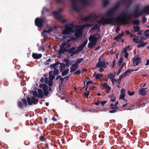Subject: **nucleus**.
Listing matches in <instances>:
<instances>
[{"label":"nucleus","instance_id":"obj_1","mask_svg":"<svg viewBox=\"0 0 149 149\" xmlns=\"http://www.w3.org/2000/svg\"><path fill=\"white\" fill-rule=\"evenodd\" d=\"M98 16L95 13L90 14L89 15L86 17H84L81 18V19L85 21L86 22H89L90 23L86 24L83 25L79 26L77 25H75L73 23H70L66 25L65 26V29L63 31V34L65 35L63 36V43L60 46V49L58 50V53L59 55H61L65 51H67L69 50L70 47V45L67 43L70 41L72 40V38L69 36V34H72L73 33L76 37H80L82 35L83 30L86 27H91L94 25L93 28L95 29V26H96V22L100 21L101 19L99 21H96V19Z\"/></svg>","mask_w":149,"mask_h":149},{"label":"nucleus","instance_id":"obj_2","mask_svg":"<svg viewBox=\"0 0 149 149\" xmlns=\"http://www.w3.org/2000/svg\"><path fill=\"white\" fill-rule=\"evenodd\" d=\"M120 4V3L118 2L116 4L103 14L101 20L97 22V28L102 24L103 25L109 24L115 25L118 23L124 24L127 20L131 19L132 17L137 18L142 15L143 13L146 14H149V8L148 13H147V10L145 9L146 6L143 9H140L138 7H136L134 12L132 13L129 12H126L123 11L117 17H114V14Z\"/></svg>","mask_w":149,"mask_h":149},{"label":"nucleus","instance_id":"obj_3","mask_svg":"<svg viewBox=\"0 0 149 149\" xmlns=\"http://www.w3.org/2000/svg\"><path fill=\"white\" fill-rule=\"evenodd\" d=\"M71 2V6L73 10L79 12L86 8V7L89 6L93 0H70ZM56 3L64 4L65 0H56Z\"/></svg>","mask_w":149,"mask_h":149},{"label":"nucleus","instance_id":"obj_4","mask_svg":"<svg viewBox=\"0 0 149 149\" xmlns=\"http://www.w3.org/2000/svg\"><path fill=\"white\" fill-rule=\"evenodd\" d=\"M40 88L43 91V93L42 90L39 89L38 90V93L36 91H34L33 92V95L37 97L42 98L44 97V95L47 96L49 94L48 91V86L45 84H41L40 85Z\"/></svg>","mask_w":149,"mask_h":149},{"label":"nucleus","instance_id":"obj_5","mask_svg":"<svg viewBox=\"0 0 149 149\" xmlns=\"http://www.w3.org/2000/svg\"><path fill=\"white\" fill-rule=\"evenodd\" d=\"M88 42V39L86 38L84 41L78 47H73L68 51V56H72L74 54H76L82 50L85 47Z\"/></svg>","mask_w":149,"mask_h":149},{"label":"nucleus","instance_id":"obj_6","mask_svg":"<svg viewBox=\"0 0 149 149\" xmlns=\"http://www.w3.org/2000/svg\"><path fill=\"white\" fill-rule=\"evenodd\" d=\"M100 38V36L98 34L90 36L89 38V40L90 42L88 44V47L89 48H92L95 46L98 39Z\"/></svg>","mask_w":149,"mask_h":149},{"label":"nucleus","instance_id":"obj_7","mask_svg":"<svg viewBox=\"0 0 149 149\" xmlns=\"http://www.w3.org/2000/svg\"><path fill=\"white\" fill-rule=\"evenodd\" d=\"M56 30V27L54 26L51 27L50 26H47L46 30H43L42 32V36L46 40H47L48 38L47 35L51 32H54Z\"/></svg>","mask_w":149,"mask_h":149},{"label":"nucleus","instance_id":"obj_8","mask_svg":"<svg viewBox=\"0 0 149 149\" xmlns=\"http://www.w3.org/2000/svg\"><path fill=\"white\" fill-rule=\"evenodd\" d=\"M144 39V38L141 36H135L133 38V40L134 42L138 43L137 46L138 48L143 47L146 45V42H142Z\"/></svg>","mask_w":149,"mask_h":149},{"label":"nucleus","instance_id":"obj_9","mask_svg":"<svg viewBox=\"0 0 149 149\" xmlns=\"http://www.w3.org/2000/svg\"><path fill=\"white\" fill-rule=\"evenodd\" d=\"M27 100L29 105H31L32 104H36L38 102V100L34 97H27Z\"/></svg>","mask_w":149,"mask_h":149},{"label":"nucleus","instance_id":"obj_10","mask_svg":"<svg viewBox=\"0 0 149 149\" xmlns=\"http://www.w3.org/2000/svg\"><path fill=\"white\" fill-rule=\"evenodd\" d=\"M62 11V9H59L57 11H54L53 12V15L54 17L58 20H61L62 18V16L61 15L60 13Z\"/></svg>","mask_w":149,"mask_h":149},{"label":"nucleus","instance_id":"obj_11","mask_svg":"<svg viewBox=\"0 0 149 149\" xmlns=\"http://www.w3.org/2000/svg\"><path fill=\"white\" fill-rule=\"evenodd\" d=\"M44 19L42 18H37L35 20L36 25L38 27H41L42 26Z\"/></svg>","mask_w":149,"mask_h":149},{"label":"nucleus","instance_id":"obj_12","mask_svg":"<svg viewBox=\"0 0 149 149\" xmlns=\"http://www.w3.org/2000/svg\"><path fill=\"white\" fill-rule=\"evenodd\" d=\"M109 63L107 62H106L104 61H100L97 64L96 66L97 67L100 68H106L107 67V65Z\"/></svg>","mask_w":149,"mask_h":149},{"label":"nucleus","instance_id":"obj_13","mask_svg":"<svg viewBox=\"0 0 149 149\" xmlns=\"http://www.w3.org/2000/svg\"><path fill=\"white\" fill-rule=\"evenodd\" d=\"M22 101L23 103V104L21 102L18 101L17 103L18 106L19 107L22 108L23 107V105L26 107L27 106V104L26 100L25 99H22Z\"/></svg>","mask_w":149,"mask_h":149},{"label":"nucleus","instance_id":"obj_14","mask_svg":"<svg viewBox=\"0 0 149 149\" xmlns=\"http://www.w3.org/2000/svg\"><path fill=\"white\" fill-rule=\"evenodd\" d=\"M133 63L134 66L137 65L139 63L141 62V58L137 57H135L133 59Z\"/></svg>","mask_w":149,"mask_h":149},{"label":"nucleus","instance_id":"obj_15","mask_svg":"<svg viewBox=\"0 0 149 149\" xmlns=\"http://www.w3.org/2000/svg\"><path fill=\"white\" fill-rule=\"evenodd\" d=\"M79 65L75 63L73 64L71 67L70 72H72L74 71L78 68Z\"/></svg>","mask_w":149,"mask_h":149},{"label":"nucleus","instance_id":"obj_16","mask_svg":"<svg viewBox=\"0 0 149 149\" xmlns=\"http://www.w3.org/2000/svg\"><path fill=\"white\" fill-rule=\"evenodd\" d=\"M125 90L124 89H122L120 92V95L119 97L120 99H123V100L125 96Z\"/></svg>","mask_w":149,"mask_h":149},{"label":"nucleus","instance_id":"obj_17","mask_svg":"<svg viewBox=\"0 0 149 149\" xmlns=\"http://www.w3.org/2000/svg\"><path fill=\"white\" fill-rule=\"evenodd\" d=\"M32 57L35 59H38L41 58L42 56L41 54L38 53H33L32 55Z\"/></svg>","mask_w":149,"mask_h":149},{"label":"nucleus","instance_id":"obj_18","mask_svg":"<svg viewBox=\"0 0 149 149\" xmlns=\"http://www.w3.org/2000/svg\"><path fill=\"white\" fill-rule=\"evenodd\" d=\"M147 88H141L139 91V94L143 96L145 95L146 93V91H145V90L147 89Z\"/></svg>","mask_w":149,"mask_h":149},{"label":"nucleus","instance_id":"obj_19","mask_svg":"<svg viewBox=\"0 0 149 149\" xmlns=\"http://www.w3.org/2000/svg\"><path fill=\"white\" fill-rule=\"evenodd\" d=\"M48 78H45V82L46 83L48 84L49 86H51L53 84V82L52 80H49V81H48Z\"/></svg>","mask_w":149,"mask_h":149},{"label":"nucleus","instance_id":"obj_20","mask_svg":"<svg viewBox=\"0 0 149 149\" xmlns=\"http://www.w3.org/2000/svg\"><path fill=\"white\" fill-rule=\"evenodd\" d=\"M133 72L131 70H128L125 72L121 76V78H123L124 77H125L128 75V73H130Z\"/></svg>","mask_w":149,"mask_h":149},{"label":"nucleus","instance_id":"obj_21","mask_svg":"<svg viewBox=\"0 0 149 149\" xmlns=\"http://www.w3.org/2000/svg\"><path fill=\"white\" fill-rule=\"evenodd\" d=\"M93 76L94 77H95V78L97 79L101 78L102 76L101 74H96L95 73L94 74Z\"/></svg>","mask_w":149,"mask_h":149},{"label":"nucleus","instance_id":"obj_22","mask_svg":"<svg viewBox=\"0 0 149 149\" xmlns=\"http://www.w3.org/2000/svg\"><path fill=\"white\" fill-rule=\"evenodd\" d=\"M52 71H49V79L50 80H52L55 78V77L52 75Z\"/></svg>","mask_w":149,"mask_h":149},{"label":"nucleus","instance_id":"obj_23","mask_svg":"<svg viewBox=\"0 0 149 149\" xmlns=\"http://www.w3.org/2000/svg\"><path fill=\"white\" fill-rule=\"evenodd\" d=\"M123 54H124L125 57L126 58H127L129 55V54L126 51V48H124L123 51Z\"/></svg>","mask_w":149,"mask_h":149},{"label":"nucleus","instance_id":"obj_24","mask_svg":"<svg viewBox=\"0 0 149 149\" xmlns=\"http://www.w3.org/2000/svg\"><path fill=\"white\" fill-rule=\"evenodd\" d=\"M65 65L64 64H61L60 65L59 69L61 72H62L65 69Z\"/></svg>","mask_w":149,"mask_h":149},{"label":"nucleus","instance_id":"obj_25","mask_svg":"<svg viewBox=\"0 0 149 149\" xmlns=\"http://www.w3.org/2000/svg\"><path fill=\"white\" fill-rule=\"evenodd\" d=\"M133 29L134 32H137L139 31L140 29V27L138 26H134L133 27Z\"/></svg>","mask_w":149,"mask_h":149},{"label":"nucleus","instance_id":"obj_26","mask_svg":"<svg viewBox=\"0 0 149 149\" xmlns=\"http://www.w3.org/2000/svg\"><path fill=\"white\" fill-rule=\"evenodd\" d=\"M102 1L103 6L104 7L106 6L109 2L108 0H102Z\"/></svg>","mask_w":149,"mask_h":149},{"label":"nucleus","instance_id":"obj_27","mask_svg":"<svg viewBox=\"0 0 149 149\" xmlns=\"http://www.w3.org/2000/svg\"><path fill=\"white\" fill-rule=\"evenodd\" d=\"M69 71V69H67L63 71L62 73V75L64 76L66 75L68 73Z\"/></svg>","mask_w":149,"mask_h":149},{"label":"nucleus","instance_id":"obj_28","mask_svg":"<svg viewBox=\"0 0 149 149\" xmlns=\"http://www.w3.org/2000/svg\"><path fill=\"white\" fill-rule=\"evenodd\" d=\"M121 39V37L120 35H118L115 37L114 40H116V41L118 42Z\"/></svg>","mask_w":149,"mask_h":149},{"label":"nucleus","instance_id":"obj_29","mask_svg":"<svg viewBox=\"0 0 149 149\" xmlns=\"http://www.w3.org/2000/svg\"><path fill=\"white\" fill-rule=\"evenodd\" d=\"M82 60L83 59L81 58L77 59L75 63L76 64H77L78 65L81 62Z\"/></svg>","mask_w":149,"mask_h":149},{"label":"nucleus","instance_id":"obj_30","mask_svg":"<svg viewBox=\"0 0 149 149\" xmlns=\"http://www.w3.org/2000/svg\"><path fill=\"white\" fill-rule=\"evenodd\" d=\"M59 73V71L58 70L55 68L53 72V74L54 75H57Z\"/></svg>","mask_w":149,"mask_h":149},{"label":"nucleus","instance_id":"obj_31","mask_svg":"<svg viewBox=\"0 0 149 149\" xmlns=\"http://www.w3.org/2000/svg\"><path fill=\"white\" fill-rule=\"evenodd\" d=\"M132 24H133L138 25L139 24V21L137 20H134L132 22Z\"/></svg>","mask_w":149,"mask_h":149},{"label":"nucleus","instance_id":"obj_32","mask_svg":"<svg viewBox=\"0 0 149 149\" xmlns=\"http://www.w3.org/2000/svg\"><path fill=\"white\" fill-rule=\"evenodd\" d=\"M123 60V58H120V60H119L118 62V65H119L120 66V65H121V64L122 63Z\"/></svg>","mask_w":149,"mask_h":149},{"label":"nucleus","instance_id":"obj_33","mask_svg":"<svg viewBox=\"0 0 149 149\" xmlns=\"http://www.w3.org/2000/svg\"><path fill=\"white\" fill-rule=\"evenodd\" d=\"M123 68V66H120V68L118 69V71L117 72V74H119L121 71V70Z\"/></svg>","mask_w":149,"mask_h":149},{"label":"nucleus","instance_id":"obj_34","mask_svg":"<svg viewBox=\"0 0 149 149\" xmlns=\"http://www.w3.org/2000/svg\"><path fill=\"white\" fill-rule=\"evenodd\" d=\"M147 19L145 17H143L142 19V22L143 23H144L146 22Z\"/></svg>","mask_w":149,"mask_h":149},{"label":"nucleus","instance_id":"obj_35","mask_svg":"<svg viewBox=\"0 0 149 149\" xmlns=\"http://www.w3.org/2000/svg\"><path fill=\"white\" fill-rule=\"evenodd\" d=\"M145 35L147 37H149V30H147L145 31Z\"/></svg>","mask_w":149,"mask_h":149},{"label":"nucleus","instance_id":"obj_36","mask_svg":"<svg viewBox=\"0 0 149 149\" xmlns=\"http://www.w3.org/2000/svg\"><path fill=\"white\" fill-rule=\"evenodd\" d=\"M114 76H115L113 74H109L108 75V78L111 79L112 78H113V77H114Z\"/></svg>","mask_w":149,"mask_h":149},{"label":"nucleus","instance_id":"obj_37","mask_svg":"<svg viewBox=\"0 0 149 149\" xmlns=\"http://www.w3.org/2000/svg\"><path fill=\"white\" fill-rule=\"evenodd\" d=\"M91 84L92 85H93V84H95L94 83H92V81H87L86 82V85H89V84Z\"/></svg>","mask_w":149,"mask_h":149},{"label":"nucleus","instance_id":"obj_38","mask_svg":"<svg viewBox=\"0 0 149 149\" xmlns=\"http://www.w3.org/2000/svg\"><path fill=\"white\" fill-rule=\"evenodd\" d=\"M118 103V102H117L115 105H113V104H111V106H113V107H112V108H114L116 107V105Z\"/></svg>","mask_w":149,"mask_h":149},{"label":"nucleus","instance_id":"obj_39","mask_svg":"<svg viewBox=\"0 0 149 149\" xmlns=\"http://www.w3.org/2000/svg\"><path fill=\"white\" fill-rule=\"evenodd\" d=\"M102 86L105 88H107V87L108 86L106 83H104L102 84Z\"/></svg>","mask_w":149,"mask_h":149},{"label":"nucleus","instance_id":"obj_40","mask_svg":"<svg viewBox=\"0 0 149 149\" xmlns=\"http://www.w3.org/2000/svg\"><path fill=\"white\" fill-rule=\"evenodd\" d=\"M56 65L55 64H52L50 65V68H53L55 67L56 66Z\"/></svg>","mask_w":149,"mask_h":149},{"label":"nucleus","instance_id":"obj_41","mask_svg":"<svg viewBox=\"0 0 149 149\" xmlns=\"http://www.w3.org/2000/svg\"><path fill=\"white\" fill-rule=\"evenodd\" d=\"M124 48H126V51H127V50L129 51L130 50V46L128 45L125 47Z\"/></svg>","mask_w":149,"mask_h":149},{"label":"nucleus","instance_id":"obj_42","mask_svg":"<svg viewBox=\"0 0 149 149\" xmlns=\"http://www.w3.org/2000/svg\"><path fill=\"white\" fill-rule=\"evenodd\" d=\"M106 89H107V90H109L108 91H107V93H108L109 92L110 90L111 89V87L109 86H107V88Z\"/></svg>","mask_w":149,"mask_h":149},{"label":"nucleus","instance_id":"obj_43","mask_svg":"<svg viewBox=\"0 0 149 149\" xmlns=\"http://www.w3.org/2000/svg\"><path fill=\"white\" fill-rule=\"evenodd\" d=\"M107 102V101H102L101 102V105L102 106H104L105 104Z\"/></svg>","mask_w":149,"mask_h":149},{"label":"nucleus","instance_id":"obj_44","mask_svg":"<svg viewBox=\"0 0 149 149\" xmlns=\"http://www.w3.org/2000/svg\"><path fill=\"white\" fill-rule=\"evenodd\" d=\"M81 73V71L80 70H77V71L74 72V74H79Z\"/></svg>","mask_w":149,"mask_h":149},{"label":"nucleus","instance_id":"obj_45","mask_svg":"<svg viewBox=\"0 0 149 149\" xmlns=\"http://www.w3.org/2000/svg\"><path fill=\"white\" fill-rule=\"evenodd\" d=\"M71 63L70 62V61L68 60L67 62L66 63V65H71Z\"/></svg>","mask_w":149,"mask_h":149},{"label":"nucleus","instance_id":"obj_46","mask_svg":"<svg viewBox=\"0 0 149 149\" xmlns=\"http://www.w3.org/2000/svg\"><path fill=\"white\" fill-rule=\"evenodd\" d=\"M44 137L43 136H40V139L41 141H43L44 140Z\"/></svg>","mask_w":149,"mask_h":149},{"label":"nucleus","instance_id":"obj_47","mask_svg":"<svg viewBox=\"0 0 149 149\" xmlns=\"http://www.w3.org/2000/svg\"><path fill=\"white\" fill-rule=\"evenodd\" d=\"M47 11H48V9L46 7H44L43 8L42 13L43 12H45V11L47 12Z\"/></svg>","mask_w":149,"mask_h":149},{"label":"nucleus","instance_id":"obj_48","mask_svg":"<svg viewBox=\"0 0 149 149\" xmlns=\"http://www.w3.org/2000/svg\"><path fill=\"white\" fill-rule=\"evenodd\" d=\"M116 111V110H110L109 112V113H115Z\"/></svg>","mask_w":149,"mask_h":149},{"label":"nucleus","instance_id":"obj_49","mask_svg":"<svg viewBox=\"0 0 149 149\" xmlns=\"http://www.w3.org/2000/svg\"><path fill=\"white\" fill-rule=\"evenodd\" d=\"M120 29V27L119 26H118L116 30V32H118Z\"/></svg>","mask_w":149,"mask_h":149},{"label":"nucleus","instance_id":"obj_50","mask_svg":"<svg viewBox=\"0 0 149 149\" xmlns=\"http://www.w3.org/2000/svg\"><path fill=\"white\" fill-rule=\"evenodd\" d=\"M149 5H148V6H146V8H145V9H146V10H149ZM147 13H148L149 12V10H147Z\"/></svg>","mask_w":149,"mask_h":149},{"label":"nucleus","instance_id":"obj_51","mask_svg":"<svg viewBox=\"0 0 149 149\" xmlns=\"http://www.w3.org/2000/svg\"><path fill=\"white\" fill-rule=\"evenodd\" d=\"M128 94L130 96H132L134 94V93L133 92H131L130 91H128Z\"/></svg>","mask_w":149,"mask_h":149},{"label":"nucleus","instance_id":"obj_52","mask_svg":"<svg viewBox=\"0 0 149 149\" xmlns=\"http://www.w3.org/2000/svg\"><path fill=\"white\" fill-rule=\"evenodd\" d=\"M111 81L113 84L114 83V82L116 81V80L115 79L113 78L111 79Z\"/></svg>","mask_w":149,"mask_h":149},{"label":"nucleus","instance_id":"obj_53","mask_svg":"<svg viewBox=\"0 0 149 149\" xmlns=\"http://www.w3.org/2000/svg\"><path fill=\"white\" fill-rule=\"evenodd\" d=\"M89 95V92L85 93V95L87 97H88V95Z\"/></svg>","mask_w":149,"mask_h":149},{"label":"nucleus","instance_id":"obj_54","mask_svg":"<svg viewBox=\"0 0 149 149\" xmlns=\"http://www.w3.org/2000/svg\"><path fill=\"white\" fill-rule=\"evenodd\" d=\"M149 64V59L147 60L146 63L145 64V65L147 66Z\"/></svg>","mask_w":149,"mask_h":149},{"label":"nucleus","instance_id":"obj_55","mask_svg":"<svg viewBox=\"0 0 149 149\" xmlns=\"http://www.w3.org/2000/svg\"><path fill=\"white\" fill-rule=\"evenodd\" d=\"M107 109L103 108L102 109H101L100 111H106V110Z\"/></svg>","mask_w":149,"mask_h":149},{"label":"nucleus","instance_id":"obj_56","mask_svg":"<svg viewBox=\"0 0 149 149\" xmlns=\"http://www.w3.org/2000/svg\"><path fill=\"white\" fill-rule=\"evenodd\" d=\"M101 68L99 70V71L100 72H101L103 71L104 70L103 69H102V68Z\"/></svg>","mask_w":149,"mask_h":149},{"label":"nucleus","instance_id":"obj_57","mask_svg":"<svg viewBox=\"0 0 149 149\" xmlns=\"http://www.w3.org/2000/svg\"><path fill=\"white\" fill-rule=\"evenodd\" d=\"M142 34V31H139L138 33V35H141Z\"/></svg>","mask_w":149,"mask_h":149},{"label":"nucleus","instance_id":"obj_58","mask_svg":"<svg viewBox=\"0 0 149 149\" xmlns=\"http://www.w3.org/2000/svg\"><path fill=\"white\" fill-rule=\"evenodd\" d=\"M125 32L126 34L127 35H129L130 34V32L129 30H126L125 31Z\"/></svg>","mask_w":149,"mask_h":149},{"label":"nucleus","instance_id":"obj_59","mask_svg":"<svg viewBox=\"0 0 149 149\" xmlns=\"http://www.w3.org/2000/svg\"><path fill=\"white\" fill-rule=\"evenodd\" d=\"M115 100H116V98L115 97H114L113 98H111V101L113 102H114Z\"/></svg>","mask_w":149,"mask_h":149},{"label":"nucleus","instance_id":"obj_60","mask_svg":"<svg viewBox=\"0 0 149 149\" xmlns=\"http://www.w3.org/2000/svg\"><path fill=\"white\" fill-rule=\"evenodd\" d=\"M119 35L121 37L122 36H123V31H122L121 33H120V34Z\"/></svg>","mask_w":149,"mask_h":149},{"label":"nucleus","instance_id":"obj_61","mask_svg":"<svg viewBox=\"0 0 149 149\" xmlns=\"http://www.w3.org/2000/svg\"><path fill=\"white\" fill-rule=\"evenodd\" d=\"M134 107H132V108H129V109H127V110H132L134 109Z\"/></svg>","mask_w":149,"mask_h":149},{"label":"nucleus","instance_id":"obj_62","mask_svg":"<svg viewBox=\"0 0 149 149\" xmlns=\"http://www.w3.org/2000/svg\"><path fill=\"white\" fill-rule=\"evenodd\" d=\"M52 119L54 121H56V118L54 117H53Z\"/></svg>","mask_w":149,"mask_h":149},{"label":"nucleus","instance_id":"obj_63","mask_svg":"<svg viewBox=\"0 0 149 149\" xmlns=\"http://www.w3.org/2000/svg\"><path fill=\"white\" fill-rule=\"evenodd\" d=\"M60 77H61V76H59V75L57 76L56 78V80H57L58 79H59L60 78Z\"/></svg>","mask_w":149,"mask_h":149},{"label":"nucleus","instance_id":"obj_64","mask_svg":"<svg viewBox=\"0 0 149 149\" xmlns=\"http://www.w3.org/2000/svg\"><path fill=\"white\" fill-rule=\"evenodd\" d=\"M59 79L62 82L64 79V78L61 77V76L60 77V78Z\"/></svg>","mask_w":149,"mask_h":149}]
</instances>
